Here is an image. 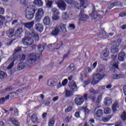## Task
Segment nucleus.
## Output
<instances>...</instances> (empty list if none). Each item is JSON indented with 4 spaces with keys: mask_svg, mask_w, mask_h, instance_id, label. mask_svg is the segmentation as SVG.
<instances>
[{
    "mask_svg": "<svg viewBox=\"0 0 126 126\" xmlns=\"http://www.w3.org/2000/svg\"><path fill=\"white\" fill-rule=\"evenodd\" d=\"M62 18L63 19H67V18H68V14H67V13H63L62 14Z\"/></svg>",
    "mask_w": 126,
    "mask_h": 126,
    "instance_id": "603ef678",
    "label": "nucleus"
},
{
    "mask_svg": "<svg viewBox=\"0 0 126 126\" xmlns=\"http://www.w3.org/2000/svg\"><path fill=\"white\" fill-rule=\"evenodd\" d=\"M37 10V8L34 5L28 6L26 9L25 16L28 20H31L34 17L35 12Z\"/></svg>",
    "mask_w": 126,
    "mask_h": 126,
    "instance_id": "f257e3e1",
    "label": "nucleus"
},
{
    "mask_svg": "<svg viewBox=\"0 0 126 126\" xmlns=\"http://www.w3.org/2000/svg\"><path fill=\"white\" fill-rule=\"evenodd\" d=\"M60 32H61V31L60 30V27H56L51 32L50 35H51V36H53L54 37H57V36H58Z\"/></svg>",
    "mask_w": 126,
    "mask_h": 126,
    "instance_id": "9d476101",
    "label": "nucleus"
},
{
    "mask_svg": "<svg viewBox=\"0 0 126 126\" xmlns=\"http://www.w3.org/2000/svg\"><path fill=\"white\" fill-rule=\"evenodd\" d=\"M90 15L94 19L98 20L99 18H102V16L98 14V13L95 10H93L92 14H90Z\"/></svg>",
    "mask_w": 126,
    "mask_h": 126,
    "instance_id": "ddd939ff",
    "label": "nucleus"
},
{
    "mask_svg": "<svg viewBox=\"0 0 126 126\" xmlns=\"http://www.w3.org/2000/svg\"><path fill=\"white\" fill-rule=\"evenodd\" d=\"M57 5L61 10H65L66 8V4L64 1L60 0L57 2Z\"/></svg>",
    "mask_w": 126,
    "mask_h": 126,
    "instance_id": "423d86ee",
    "label": "nucleus"
},
{
    "mask_svg": "<svg viewBox=\"0 0 126 126\" xmlns=\"http://www.w3.org/2000/svg\"><path fill=\"white\" fill-rule=\"evenodd\" d=\"M83 111L85 113V114H89L90 110L87 108V107H85L82 108Z\"/></svg>",
    "mask_w": 126,
    "mask_h": 126,
    "instance_id": "4d7b16f0",
    "label": "nucleus"
},
{
    "mask_svg": "<svg viewBox=\"0 0 126 126\" xmlns=\"http://www.w3.org/2000/svg\"><path fill=\"white\" fill-rule=\"evenodd\" d=\"M80 2V4L79 5V3L77 2H75V5L76 7L79 9L80 7H84V8H86V6L85 5L86 4V1L87 0H79Z\"/></svg>",
    "mask_w": 126,
    "mask_h": 126,
    "instance_id": "39448f33",
    "label": "nucleus"
},
{
    "mask_svg": "<svg viewBox=\"0 0 126 126\" xmlns=\"http://www.w3.org/2000/svg\"><path fill=\"white\" fill-rule=\"evenodd\" d=\"M25 67V65H24V63H19L17 66V69L18 70H22L23 68Z\"/></svg>",
    "mask_w": 126,
    "mask_h": 126,
    "instance_id": "c85d7f7f",
    "label": "nucleus"
},
{
    "mask_svg": "<svg viewBox=\"0 0 126 126\" xmlns=\"http://www.w3.org/2000/svg\"><path fill=\"white\" fill-rule=\"evenodd\" d=\"M44 49H45V45L40 44L39 45H38V50L39 52L42 53V52H43V51H44Z\"/></svg>",
    "mask_w": 126,
    "mask_h": 126,
    "instance_id": "ea45409f",
    "label": "nucleus"
},
{
    "mask_svg": "<svg viewBox=\"0 0 126 126\" xmlns=\"http://www.w3.org/2000/svg\"><path fill=\"white\" fill-rule=\"evenodd\" d=\"M34 25V21H32L31 22L25 23L24 24V26L26 28H28V29H31L32 27H33Z\"/></svg>",
    "mask_w": 126,
    "mask_h": 126,
    "instance_id": "393cba45",
    "label": "nucleus"
},
{
    "mask_svg": "<svg viewBox=\"0 0 126 126\" xmlns=\"http://www.w3.org/2000/svg\"><path fill=\"white\" fill-rule=\"evenodd\" d=\"M40 58V55L38 54L32 53L29 56L28 62L32 64V65H34L38 63V59Z\"/></svg>",
    "mask_w": 126,
    "mask_h": 126,
    "instance_id": "f03ea898",
    "label": "nucleus"
},
{
    "mask_svg": "<svg viewBox=\"0 0 126 126\" xmlns=\"http://www.w3.org/2000/svg\"><path fill=\"white\" fill-rule=\"evenodd\" d=\"M57 27L60 28V32H61V30L63 33H65L66 32V24H63V23H61L59 25V26Z\"/></svg>",
    "mask_w": 126,
    "mask_h": 126,
    "instance_id": "dca6fc26",
    "label": "nucleus"
},
{
    "mask_svg": "<svg viewBox=\"0 0 126 126\" xmlns=\"http://www.w3.org/2000/svg\"><path fill=\"white\" fill-rule=\"evenodd\" d=\"M43 22L44 25H50L51 24V18L49 16H46L43 18Z\"/></svg>",
    "mask_w": 126,
    "mask_h": 126,
    "instance_id": "f3484780",
    "label": "nucleus"
},
{
    "mask_svg": "<svg viewBox=\"0 0 126 126\" xmlns=\"http://www.w3.org/2000/svg\"><path fill=\"white\" fill-rule=\"evenodd\" d=\"M28 37H24L22 39V43L24 45L27 46Z\"/></svg>",
    "mask_w": 126,
    "mask_h": 126,
    "instance_id": "3c124183",
    "label": "nucleus"
},
{
    "mask_svg": "<svg viewBox=\"0 0 126 126\" xmlns=\"http://www.w3.org/2000/svg\"><path fill=\"white\" fill-rule=\"evenodd\" d=\"M65 95L66 97H70L72 95V93L70 91L65 90Z\"/></svg>",
    "mask_w": 126,
    "mask_h": 126,
    "instance_id": "de8ad7c7",
    "label": "nucleus"
},
{
    "mask_svg": "<svg viewBox=\"0 0 126 126\" xmlns=\"http://www.w3.org/2000/svg\"><path fill=\"white\" fill-rule=\"evenodd\" d=\"M34 43V40L31 37H28V41L27 42V46H31Z\"/></svg>",
    "mask_w": 126,
    "mask_h": 126,
    "instance_id": "72a5a7b5",
    "label": "nucleus"
},
{
    "mask_svg": "<svg viewBox=\"0 0 126 126\" xmlns=\"http://www.w3.org/2000/svg\"><path fill=\"white\" fill-rule=\"evenodd\" d=\"M31 35L32 37L35 41H36V42H38L39 40H40V38L39 37V35L38 34L34 32H32L31 33Z\"/></svg>",
    "mask_w": 126,
    "mask_h": 126,
    "instance_id": "5701e85b",
    "label": "nucleus"
},
{
    "mask_svg": "<svg viewBox=\"0 0 126 126\" xmlns=\"http://www.w3.org/2000/svg\"><path fill=\"white\" fill-rule=\"evenodd\" d=\"M105 35H106V32L105 30L101 29L98 34V37L101 38L103 37V36H105Z\"/></svg>",
    "mask_w": 126,
    "mask_h": 126,
    "instance_id": "58836bf2",
    "label": "nucleus"
},
{
    "mask_svg": "<svg viewBox=\"0 0 126 126\" xmlns=\"http://www.w3.org/2000/svg\"><path fill=\"white\" fill-rule=\"evenodd\" d=\"M105 76H106L105 74L101 75L99 73L93 74L92 76V81L91 84L93 85L97 84V83H99V81H100L103 77H105Z\"/></svg>",
    "mask_w": 126,
    "mask_h": 126,
    "instance_id": "7ed1b4c3",
    "label": "nucleus"
},
{
    "mask_svg": "<svg viewBox=\"0 0 126 126\" xmlns=\"http://www.w3.org/2000/svg\"><path fill=\"white\" fill-rule=\"evenodd\" d=\"M52 4H53V1H50V0H48L46 2V6L47 7H51V6H52Z\"/></svg>",
    "mask_w": 126,
    "mask_h": 126,
    "instance_id": "13d9d810",
    "label": "nucleus"
},
{
    "mask_svg": "<svg viewBox=\"0 0 126 126\" xmlns=\"http://www.w3.org/2000/svg\"><path fill=\"white\" fill-rule=\"evenodd\" d=\"M90 82H91V80L90 79H88L86 81H84V87H85V86H87V85H88V84H89V83H90Z\"/></svg>",
    "mask_w": 126,
    "mask_h": 126,
    "instance_id": "6e6d98bb",
    "label": "nucleus"
},
{
    "mask_svg": "<svg viewBox=\"0 0 126 126\" xmlns=\"http://www.w3.org/2000/svg\"><path fill=\"white\" fill-rule=\"evenodd\" d=\"M60 18V15H54L52 16V19L54 20H58Z\"/></svg>",
    "mask_w": 126,
    "mask_h": 126,
    "instance_id": "052dcab7",
    "label": "nucleus"
},
{
    "mask_svg": "<svg viewBox=\"0 0 126 126\" xmlns=\"http://www.w3.org/2000/svg\"><path fill=\"white\" fill-rule=\"evenodd\" d=\"M119 48H118L117 45H113L111 47V52L112 54L119 53Z\"/></svg>",
    "mask_w": 126,
    "mask_h": 126,
    "instance_id": "a878e982",
    "label": "nucleus"
},
{
    "mask_svg": "<svg viewBox=\"0 0 126 126\" xmlns=\"http://www.w3.org/2000/svg\"><path fill=\"white\" fill-rule=\"evenodd\" d=\"M72 110V106H70L67 108H66L65 110V113H68V112H71Z\"/></svg>",
    "mask_w": 126,
    "mask_h": 126,
    "instance_id": "e2e57ef3",
    "label": "nucleus"
},
{
    "mask_svg": "<svg viewBox=\"0 0 126 126\" xmlns=\"http://www.w3.org/2000/svg\"><path fill=\"white\" fill-rule=\"evenodd\" d=\"M68 86L70 90H72V91H77V86H76V84H75L74 81L69 82Z\"/></svg>",
    "mask_w": 126,
    "mask_h": 126,
    "instance_id": "9b49d317",
    "label": "nucleus"
},
{
    "mask_svg": "<svg viewBox=\"0 0 126 126\" xmlns=\"http://www.w3.org/2000/svg\"><path fill=\"white\" fill-rule=\"evenodd\" d=\"M11 90V88H7L3 90L2 92V93H5L6 92H8L9 91H10Z\"/></svg>",
    "mask_w": 126,
    "mask_h": 126,
    "instance_id": "338daca9",
    "label": "nucleus"
},
{
    "mask_svg": "<svg viewBox=\"0 0 126 126\" xmlns=\"http://www.w3.org/2000/svg\"><path fill=\"white\" fill-rule=\"evenodd\" d=\"M90 93L91 94H94V95H96V94H98L99 93V91L98 90H94V89H91L89 90Z\"/></svg>",
    "mask_w": 126,
    "mask_h": 126,
    "instance_id": "79ce46f5",
    "label": "nucleus"
},
{
    "mask_svg": "<svg viewBox=\"0 0 126 126\" xmlns=\"http://www.w3.org/2000/svg\"><path fill=\"white\" fill-rule=\"evenodd\" d=\"M114 6H115L114 3H109L108 4L107 8H108V9H111V8H113Z\"/></svg>",
    "mask_w": 126,
    "mask_h": 126,
    "instance_id": "680f3d73",
    "label": "nucleus"
},
{
    "mask_svg": "<svg viewBox=\"0 0 126 126\" xmlns=\"http://www.w3.org/2000/svg\"><path fill=\"white\" fill-rule=\"evenodd\" d=\"M125 58H126V54H125V52H121L118 56L119 61L124 62L125 61Z\"/></svg>",
    "mask_w": 126,
    "mask_h": 126,
    "instance_id": "b1692460",
    "label": "nucleus"
},
{
    "mask_svg": "<svg viewBox=\"0 0 126 126\" xmlns=\"http://www.w3.org/2000/svg\"><path fill=\"white\" fill-rule=\"evenodd\" d=\"M13 65H14V61H13L7 67L8 69H10L13 67Z\"/></svg>",
    "mask_w": 126,
    "mask_h": 126,
    "instance_id": "0e129e2a",
    "label": "nucleus"
},
{
    "mask_svg": "<svg viewBox=\"0 0 126 126\" xmlns=\"http://www.w3.org/2000/svg\"><path fill=\"white\" fill-rule=\"evenodd\" d=\"M88 98H89L90 99H91L93 102H95V99H96V97H95L94 96H92L91 95H90Z\"/></svg>",
    "mask_w": 126,
    "mask_h": 126,
    "instance_id": "69168bd1",
    "label": "nucleus"
},
{
    "mask_svg": "<svg viewBox=\"0 0 126 126\" xmlns=\"http://www.w3.org/2000/svg\"><path fill=\"white\" fill-rule=\"evenodd\" d=\"M8 121L9 122H11V123H12V124L14 125L15 126H20V124L18 123V121H17V120L15 119V118H14L10 117V118H9Z\"/></svg>",
    "mask_w": 126,
    "mask_h": 126,
    "instance_id": "6ab92c4d",
    "label": "nucleus"
},
{
    "mask_svg": "<svg viewBox=\"0 0 126 126\" xmlns=\"http://www.w3.org/2000/svg\"><path fill=\"white\" fill-rule=\"evenodd\" d=\"M123 77H124V75L122 74H115L112 76L114 79H120V78H123Z\"/></svg>",
    "mask_w": 126,
    "mask_h": 126,
    "instance_id": "2f4dec72",
    "label": "nucleus"
},
{
    "mask_svg": "<svg viewBox=\"0 0 126 126\" xmlns=\"http://www.w3.org/2000/svg\"><path fill=\"white\" fill-rule=\"evenodd\" d=\"M6 35L9 38H11L14 36V30L13 29H10L6 32Z\"/></svg>",
    "mask_w": 126,
    "mask_h": 126,
    "instance_id": "412c9836",
    "label": "nucleus"
},
{
    "mask_svg": "<svg viewBox=\"0 0 126 126\" xmlns=\"http://www.w3.org/2000/svg\"><path fill=\"white\" fill-rule=\"evenodd\" d=\"M47 85L48 86L50 87L55 86V84H54V81L53 80H48L47 81Z\"/></svg>",
    "mask_w": 126,
    "mask_h": 126,
    "instance_id": "49530a36",
    "label": "nucleus"
},
{
    "mask_svg": "<svg viewBox=\"0 0 126 126\" xmlns=\"http://www.w3.org/2000/svg\"><path fill=\"white\" fill-rule=\"evenodd\" d=\"M0 74V79H3V78L7 77V75L3 71H1Z\"/></svg>",
    "mask_w": 126,
    "mask_h": 126,
    "instance_id": "a19ab883",
    "label": "nucleus"
},
{
    "mask_svg": "<svg viewBox=\"0 0 126 126\" xmlns=\"http://www.w3.org/2000/svg\"><path fill=\"white\" fill-rule=\"evenodd\" d=\"M21 51V47H18L17 48L15 49L14 50V53L13 54L14 57H15L16 56V54L18 53H19Z\"/></svg>",
    "mask_w": 126,
    "mask_h": 126,
    "instance_id": "c03bdc74",
    "label": "nucleus"
},
{
    "mask_svg": "<svg viewBox=\"0 0 126 126\" xmlns=\"http://www.w3.org/2000/svg\"><path fill=\"white\" fill-rule=\"evenodd\" d=\"M43 15H44L43 9H39L35 14V20L36 22H40V20H41V18L43 17Z\"/></svg>",
    "mask_w": 126,
    "mask_h": 126,
    "instance_id": "20e7f679",
    "label": "nucleus"
},
{
    "mask_svg": "<svg viewBox=\"0 0 126 126\" xmlns=\"http://www.w3.org/2000/svg\"><path fill=\"white\" fill-rule=\"evenodd\" d=\"M111 111L112 110H111V109H110L109 108H105L104 110V112L105 114H110V113H111Z\"/></svg>",
    "mask_w": 126,
    "mask_h": 126,
    "instance_id": "bf43d9fd",
    "label": "nucleus"
},
{
    "mask_svg": "<svg viewBox=\"0 0 126 126\" xmlns=\"http://www.w3.org/2000/svg\"><path fill=\"white\" fill-rule=\"evenodd\" d=\"M75 103L76 105L77 106H80L81 105H82L83 103L84 102V99L82 97V96H77L76 97L75 99Z\"/></svg>",
    "mask_w": 126,
    "mask_h": 126,
    "instance_id": "6e6552de",
    "label": "nucleus"
},
{
    "mask_svg": "<svg viewBox=\"0 0 126 126\" xmlns=\"http://www.w3.org/2000/svg\"><path fill=\"white\" fill-rule=\"evenodd\" d=\"M20 3L24 6H26L29 3L28 0H20Z\"/></svg>",
    "mask_w": 126,
    "mask_h": 126,
    "instance_id": "37998d69",
    "label": "nucleus"
},
{
    "mask_svg": "<svg viewBox=\"0 0 126 126\" xmlns=\"http://www.w3.org/2000/svg\"><path fill=\"white\" fill-rule=\"evenodd\" d=\"M8 100V96H6L5 97H1L0 98V105L3 104L6 101Z\"/></svg>",
    "mask_w": 126,
    "mask_h": 126,
    "instance_id": "c756f323",
    "label": "nucleus"
},
{
    "mask_svg": "<svg viewBox=\"0 0 126 126\" xmlns=\"http://www.w3.org/2000/svg\"><path fill=\"white\" fill-rule=\"evenodd\" d=\"M68 70H70L71 71H73L74 69V64L71 63L69 66L67 67Z\"/></svg>",
    "mask_w": 126,
    "mask_h": 126,
    "instance_id": "09e8293b",
    "label": "nucleus"
},
{
    "mask_svg": "<svg viewBox=\"0 0 126 126\" xmlns=\"http://www.w3.org/2000/svg\"><path fill=\"white\" fill-rule=\"evenodd\" d=\"M55 118H51L48 122V126H54L55 125Z\"/></svg>",
    "mask_w": 126,
    "mask_h": 126,
    "instance_id": "473e14b6",
    "label": "nucleus"
},
{
    "mask_svg": "<svg viewBox=\"0 0 126 126\" xmlns=\"http://www.w3.org/2000/svg\"><path fill=\"white\" fill-rule=\"evenodd\" d=\"M69 30H74L75 29V26L73 24H70L68 27Z\"/></svg>",
    "mask_w": 126,
    "mask_h": 126,
    "instance_id": "864d4df0",
    "label": "nucleus"
},
{
    "mask_svg": "<svg viewBox=\"0 0 126 126\" xmlns=\"http://www.w3.org/2000/svg\"><path fill=\"white\" fill-rule=\"evenodd\" d=\"M119 108V101H116L114 103L112 106V109L113 112H117L118 108Z\"/></svg>",
    "mask_w": 126,
    "mask_h": 126,
    "instance_id": "4be33fe9",
    "label": "nucleus"
},
{
    "mask_svg": "<svg viewBox=\"0 0 126 126\" xmlns=\"http://www.w3.org/2000/svg\"><path fill=\"white\" fill-rule=\"evenodd\" d=\"M101 100H102V96L99 95L97 97V100L96 101L95 105H96V107L95 108V111H96V109H98V108H100V107H101V104H100Z\"/></svg>",
    "mask_w": 126,
    "mask_h": 126,
    "instance_id": "aec40b11",
    "label": "nucleus"
},
{
    "mask_svg": "<svg viewBox=\"0 0 126 126\" xmlns=\"http://www.w3.org/2000/svg\"><path fill=\"white\" fill-rule=\"evenodd\" d=\"M105 101H104V104H106L107 106H110L112 104V99L109 97H105Z\"/></svg>",
    "mask_w": 126,
    "mask_h": 126,
    "instance_id": "cd10ccee",
    "label": "nucleus"
},
{
    "mask_svg": "<svg viewBox=\"0 0 126 126\" xmlns=\"http://www.w3.org/2000/svg\"><path fill=\"white\" fill-rule=\"evenodd\" d=\"M88 18H89V16L85 14L81 15L78 21V24H79V25L81 24V22H85Z\"/></svg>",
    "mask_w": 126,
    "mask_h": 126,
    "instance_id": "1a4fd4ad",
    "label": "nucleus"
},
{
    "mask_svg": "<svg viewBox=\"0 0 126 126\" xmlns=\"http://www.w3.org/2000/svg\"><path fill=\"white\" fill-rule=\"evenodd\" d=\"M103 115V110L101 109H98L95 113V115L97 117H100Z\"/></svg>",
    "mask_w": 126,
    "mask_h": 126,
    "instance_id": "e433bc0d",
    "label": "nucleus"
},
{
    "mask_svg": "<svg viewBox=\"0 0 126 126\" xmlns=\"http://www.w3.org/2000/svg\"><path fill=\"white\" fill-rule=\"evenodd\" d=\"M111 118H112V116L108 115L106 117H104V118L103 117L102 118V122H104V123H107V122H109V121H110V119H111Z\"/></svg>",
    "mask_w": 126,
    "mask_h": 126,
    "instance_id": "c9c22d12",
    "label": "nucleus"
},
{
    "mask_svg": "<svg viewBox=\"0 0 126 126\" xmlns=\"http://www.w3.org/2000/svg\"><path fill=\"white\" fill-rule=\"evenodd\" d=\"M31 119L32 123L33 124H40L39 119H38V116H37V114L35 113L32 115Z\"/></svg>",
    "mask_w": 126,
    "mask_h": 126,
    "instance_id": "4468645a",
    "label": "nucleus"
},
{
    "mask_svg": "<svg viewBox=\"0 0 126 126\" xmlns=\"http://www.w3.org/2000/svg\"><path fill=\"white\" fill-rule=\"evenodd\" d=\"M34 28L37 31H38V32H43V30H44V27L43 25L40 23L35 24Z\"/></svg>",
    "mask_w": 126,
    "mask_h": 126,
    "instance_id": "2eb2a0df",
    "label": "nucleus"
},
{
    "mask_svg": "<svg viewBox=\"0 0 126 126\" xmlns=\"http://www.w3.org/2000/svg\"><path fill=\"white\" fill-rule=\"evenodd\" d=\"M33 3L34 5H37V6H43V1L42 0H34L33 1Z\"/></svg>",
    "mask_w": 126,
    "mask_h": 126,
    "instance_id": "bb28decb",
    "label": "nucleus"
},
{
    "mask_svg": "<svg viewBox=\"0 0 126 126\" xmlns=\"http://www.w3.org/2000/svg\"><path fill=\"white\" fill-rule=\"evenodd\" d=\"M26 58V55L25 54H23L22 56H18L17 60V61H20V62H21L22 61H24Z\"/></svg>",
    "mask_w": 126,
    "mask_h": 126,
    "instance_id": "7c9ffc66",
    "label": "nucleus"
},
{
    "mask_svg": "<svg viewBox=\"0 0 126 126\" xmlns=\"http://www.w3.org/2000/svg\"><path fill=\"white\" fill-rule=\"evenodd\" d=\"M22 32H23V29H22V28H20L18 29L15 33V37L16 38H20V37H21Z\"/></svg>",
    "mask_w": 126,
    "mask_h": 126,
    "instance_id": "a211bd4d",
    "label": "nucleus"
},
{
    "mask_svg": "<svg viewBox=\"0 0 126 126\" xmlns=\"http://www.w3.org/2000/svg\"><path fill=\"white\" fill-rule=\"evenodd\" d=\"M97 72H104V67L102 65H98L96 68Z\"/></svg>",
    "mask_w": 126,
    "mask_h": 126,
    "instance_id": "4c0bfd02",
    "label": "nucleus"
},
{
    "mask_svg": "<svg viewBox=\"0 0 126 126\" xmlns=\"http://www.w3.org/2000/svg\"><path fill=\"white\" fill-rule=\"evenodd\" d=\"M52 12H53L54 15H60V11L56 8L52 9Z\"/></svg>",
    "mask_w": 126,
    "mask_h": 126,
    "instance_id": "a18cd8bd",
    "label": "nucleus"
},
{
    "mask_svg": "<svg viewBox=\"0 0 126 126\" xmlns=\"http://www.w3.org/2000/svg\"><path fill=\"white\" fill-rule=\"evenodd\" d=\"M52 46L54 47V50H59L63 46V41L57 40L56 43L52 44Z\"/></svg>",
    "mask_w": 126,
    "mask_h": 126,
    "instance_id": "0eeeda50",
    "label": "nucleus"
},
{
    "mask_svg": "<svg viewBox=\"0 0 126 126\" xmlns=\"http://www.w3.org/2000/svg\"><path fill=\"white\" fill-rule=\"evenodd\" d=\"M114 6H123V3L120 1L113 2Z\"/></svg>",
    "mask_w": 126,
    "mask_h": 126,
    "instance_id": "8fccbe9b",
    "label": "nucleus"
},
{
    "mask_svg": "<svg viewBox=\"0 0 126 126\" xmlns=\"http://www.w3.org/2000/svg\"><path fill=\"white\" fill-rule=\"evenodd\" d=\"M119 62H116L115 63L113 62V64H112L113 68H114V70H118L119 69Z\"/></svg>",
    "mask_w": 126,
    "mask_h": 126,
    "instance_id": "f704fd0d",
    "label": "nucleus"
},
{
    "mask_svg": "<svg viewBox=\"0 0 126 126\" xmlns=\"http://www.w3.org/2000/svg\"><path fill=\"white\" fill-rule=\"evenodd\" d=\"M110 55V51L107 48L105 49L101 53L102 59L104 61H106V58L108 57Z\"/></svg>",
    "mask_w": 126,
    "mask_h": 126,
    "instance_id": "f8f14e48",
    "label": "nucleus"
},
{
    "mask_svg": "<svg viewBox=\"0 0 126 126\" xmlns=\"http://www.w3.org/2000/svg\"><path fill=\"white\" fill-rule=\"evenodd\" d=\"M121 119L123 121H126V111H124L121 115Z\"/></svg>",
    "mask_w": 126,
    "mask_h": 126,
    "instance_id": "5fc2aeb1",
    "label": "nucleus"
},
{
    "mask_svg": "<svg viewBox=\"0 0 126 126\" xmlns=\"http://www.w3.org/2000/svg\"><path fill=\"white\" fill-rule=\"evenodd\" d=\"M14 115L15 116H18V110L17 109V108H15L14 109Z\"/></svg>",
    "mask_w": 126,
    "mask_h": 126,
    "instance_id": "774afa93",
    "label": "nucleus"
}]
</instances>
